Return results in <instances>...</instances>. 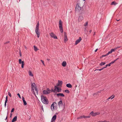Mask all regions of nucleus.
<instances>
[{
	"mask_svg": "<svg viewBox=\"0 0 122 122\" xmlns=\"http://www.w3.org/2000/svg\"><path fill=\"white\" fill-rule=\"evenodd\" d=\"M111 64L110 63L108 64H107L106 65V66L107 67V66H111Z\"/></svg>",
	"mask_w": 122,
	"mask_h": 122,
	"instance_id": "obj_45",
	"label": "nucleus"
},
{
	"mask_svg": "<svg viewBox=\"0 0 122 122\" xmlns=\"http://www.w3.org/2000/svg\"><path fill=\"white\" fill-rule=\"evenodd\" d=\"M58 87L57 86H54V91L55 92V91H56V90H57V89L58 88Z\"/></svg>",
	"mask_w": 122,
	"mask_h": 122,
	"instance_id": "obj_27",
	"label": "nucleus"
},
{
	"mask_svg": "<svg viewBox=\"0 0 122 122\" xmlns=\"http://www.w3.org/2000/svg\"><path fill=\"white\" fill-rule=\"evenodd\" d=\"M8 100V97L6 96V97L5 100V103L6 104Z\"/></svg>",
	"mask_w": 122,
	"mask_h": 122,
	"instance_id": "obj_30",
	"label": "nucleus"
},
{
	"mask_svg": "<svg viewBox=\"0 0 122 122\" xmlns=\"http://www.w3.org/2000/svg\"><path fill=\"white\" fill-rule=\"evenodd\" d=\"M119 59V58H118L117 59H115V60H114L113 61H114V62H115V61H116L117 60H118V59Z\"/></svg>",
	"mask_w": 122,
	"mask_h": 122,
	"instance_id": "obj_53",
	"label": "nucleus"
},
{
	"mask_svg": "<svg viewBox=\"0 0 122 122\" xmlns=\"http://www.w3.org/2000/svg\"><path fill=\"white\" fill-rule=\"evenodd\" d=\"M81 118H86V116H85L84 115L81 116Z\"/></svg>",
	"mask_w": 122,
	"mask_h": 122,
	"instance_id": "obj_42",
	"label": "nucleus"
},
{
	"mask_svg": "<svg viewBox=\"0 0 122 122\" xmlns=\"http://www.w3.org/2000/svg\"><path fill=\"white\" fill-rule=\"evenodd\" d=\"M119 59V58H118L117 59H115V60H114L113 61H114V62H115V61H116L117 60H118V59Z\"/></svg>",
	"mask_w": 122,
	"mask_h": 122,
	"instance_id": "obj_51",
	"label": "nucleus"
},
{
	"mask_svg": "<svg viewBox=\"0 0 122 122\" xmlns=\"http://www.w3.org/2000/svg\"><path fill=\"white\" fill-rule=\"evenodd\" d=\"M29 76H33V74H32V73L30 71H29Z\"/></svg>",
	"mask_w": 122,
	"mask_h": 122,
	"instance_id": "obj_24",
	"label": "nucleus"
},
{
	"mask_svg": "<svg viewBox=\"0 0 122 122\" xmlns=\"http://www.w3.org/2000/svg\"><path fill=\"white\" fill-rule=\"evenodd\" d=\"M62 24L61 21V20H60L59 22V27L60 31L61 33H62L63 31Z\"/></svg>",
	"mask_w": 122,
	"mask_h": 122,
	"instance_id": "obj_4",
	"label": "nucleus"
},
{
	"mask_svg": "<svg viewBox=\"0 0 122 122\" xmlns=\"http://www.w3.org/2000/svg\"><path fill=\"white\" fill-rule=\"evenodd\" d=\"M66 62L65 61H64L63 62L62 64V65L63 67H65L66 65Z\"/></svg>",
	"mask_w": 122,
	"mask_h": 122,
	"instance_id": "obj_18",
	"label": "nucleus"
},
{
	"mask_svg": "<svg viewBox=\"0 0 122 122\" xmlns=\"http://www.w3.org/2000/svg\"><path fill=\"white\" fill-rule=\"evenodd\" d=\"M83 18L82 16H80L78 19V21L79 22L81 21L83 19Z\"/></svg>",
	"mask_w": 122,
	"mask_h": 122,
	"instance_id": "obj_14",
	"label": "nucleus"
},
{
	"mask_svg": "<svg viewBox=\"0 0 122 122\" xmlns=\"http://www.w3.org/2000/svg\"><path fill=\"white\" fill-rule=\"evenodd\" d=\"M17 117L16 116H15L12 119V122H14L16 121L17 119Z\"/></svg>",
	"mask_w": 122,
	"mask_h": 122,
	"instance_id": "obj_17",
	"label": "nucleus"
},
{
	"mask_svg": "<svg viewBox=\"0 0 122 122\" xmlns=\"http://www.w3.org/2000/svg\"><path fill=\"white\" fill-rule=\"evenodd\" d=\"M101 113L102 115L103 114H104V112L103 110H102L101 112Z\"/></svg>",
	"mask_w": 122,
	"mask_h": 122,
	"instance_id": "obj_41",
	"label": "nucleus"
},
{
	"mask_svg": "<svg viewBox=\"0 0 122 122\" xmlns=\"http://www.w3.org/2000/svg\"><path fill=\"white\" fill-rule=\"evenodd\" d=\"M97 50H98V49H96L95 50V52H96V51H97Z\"/></svg>",
	"mask_w": 122,
	"mask_h": 122,
	"instance_id": "obj_59",
	"label": "nucleus"
},
{
	"mask_svg": "<svg viewBox=\"0 0 122 122\" xmlns=\"http://www.w3.org/2000/svg\"><path fill=\"white\" fill-rule=\"evenodd\" d=\"M106 121L105 120L104 121H98V122H106Z\"/></svg>",
	"mask_w": 122,
	"mask_h": 122,
	"instance_id": "obj_48",
	"label": "nucleus"
},
{
	"mask_svg": "<svg viewBox=\"0 0 122 122\" xmlns=\"http://www.w3.org/2000/svg\"><path fill=\"white\" fill-rule=\"evenodd\" d=\"M107 55H107V54H106L105 55H103L102 56H101L100 57V58H102L103 57H105V56H107Z\"/></svg>",
	"mask_w": 122,
	"mask_h": 122,
	"instance_id": "obj_35",
	"label": "nucleus"
},
{
	"mask_svg": "<svg viewBox=\"0 0 122 122\" xmlns=\"http://www.w3.org/2000/svg\"><path fill=\"white\" fill-rule=\"evenodd\" d=\"M22 99L23 101H24V100H25L24 97L23 96H22Z\"/></svg>",
	"mask_w": 122,
	"mask_h": 122,
	"instance_id": "obj_49",
	"label": "nucleus"
},
{
	"mask_svg": "<svg viewBox=\"0 0 122 122\" xmlns=\"http://www.w3.org/2000/svg\"><path fill=\"white\" fill-rule=\"evenodd\" d=\"M34 50L35 51H37V50H38V49L37 48V47L36 46H34Z\"/></svg>",
	"mask_w": 122,
	"mask_h": 122,
	"instance_id": "obj_25",
	"label": "nucleus"
},
{
	"mask_svg": "<svg viewBox=\"0 0 122 122\" xmlns=\"http://www.w3.org/2000/svg\"><path fill=\"white\" fill-rule=\"evenodd\" d=\"M49 90L50 91V93L51 92H55L54 90H53V89H52L51 90H50L49 89Z\"/></svg>",
	"mask_w": 122,
	"mask_h": 122,
	"instance_id": "obj_33",
	"label": "nucleus"
},
{
	"mask_svg": "<svg viewBox=\"0 0 122 122\" xmlns=\"http://www.w3.org/2000/svg\"><path fill=\"white\" fill-rule=\"evenodd\" d=\"M117 3L115 2L114 1L112 2L111 4V5H116L117 4Z\"/></svg>",
	"mask_w": 122,
	"mask_h": 122,
	"instance_id": "obj_23",
	"label": "nucleus"
},
{
	"mask_svg": "<svg viewBox=\"0 0 122 122\" xmlns=\"http://www.w3.org/2000/svg\"><path fill=\"white\" fill-rule=\"evenodd\" d=\"M39 21H38L36 25L35 29V32L37 35V37L39 38L40 36V33L39 32Z\"/></svg>",
	"mask_w": 122,
	"mask_h": 122,
	"instance_id": "obj_2",
	"label": "nucleus"
},
{
	"mask_svg": "<svg viewBox=\"0 0 122 122\" xmlns=\"http://www.w3.org/2000/svg\"><path fill=\"white\" fill-rule=\"evenodd\" d=\"M91 117V115L90 114H89V115L88 116H86V118H89Z\"/></svg>",
	"mask_w": 122,
	"mask_h": 122,
	"instance_id": "obj_38",
	"label": "nucleus"
},
{
	"mask_svg": "<svg viewBox=\"0 0 122 122\" xmlns=\"http://www.w3.org/2000/svg\"><path fill=\"white\" fill-rule=\"evenodd\" d=\"M64 41L65 42H66L67 40V35L66 32H65L64 33Z\"/></svg>",
	"mask_w": 122,
	"mask_h": 122,
	"instance_id": "obj_15",
	"label": "nucleus"
},
{
	"mask_svg": "<svg viewBox=\"0 0 122 122\" xmlns=\"http://www.w3.org/2000/svg\"><path fill=\"white\" fill-rule=\"evenodd\" d=\"M96 70H99V71H101L102 70V69H97V70H95V71H96Z\"/></svg>",
	"mask_w": 122,
	"mask_h": 122,
	"instance_id": "obj_55",
	"label": "nucleus"
},
{
	"mask_svg": "<svg viewBox=\"0 0 122 122\" xmlns=\"http://www.w3.org/2000/svg\"><path fill=\"white\" fill-rule=\"evenodd\" d=\"M65 92L67 93H69L70 92L68 90H65Z\"/></svg>",
	"mask_w": 122,
	"mask_h": 122,
	"instance_id": "obj_32",
	"label": "nucleus"
},
{
	"mask_svg": "<svg viewBox=\"0 0 122 122\" xmlns=\"http://www.w3.org/2000/svg\"><path fill=\"white\" fill-rule=\"evenodd\" d=\"M115 97V96L114 95H112V96H111L109 97L107 99V100H108L109 101V100L111 99H113L114 97Z\"/></svg>",
	"mask_w": 122,
	"mask_h": 122,
	"instance_id": "obj_20",
	"label": "nucleus"
},
{
	"mask_svg": "<svg viewBox=\"0 0 122 122\" xmlns=\"http://www.w3.org/2000/svg\"><path fill=\"white\" fill-rule=\"evenodd\" d=\"M14 108H12L11 111V113L12 112H14Z\"/></svg>",
	"mask_w": 122,
	"mask_h": 122,
	"instance_id": "obj_43",
	"label": "nucleus"
},
{
	"mask_svg": "<svg viewBox=\"0 0 122 122\" xmlns=\"http://www.w3.org/2000/svg\"><path fill=\"white\" fill-rule=\"evenodd\" d=\"M107 67L106 66H105L104 67H103L104 68V69L105 68H106Z\"/></svg>",
	"mask_w": 122,
	"mask_h": 122,
	"instance_id": "obj_64",
	"label": "nucleus"
},
{
	"mask_svg": "<svg viewBox=\"0 0 122 122\" xmlns=\"http://www.w3.org/2000/svg\"><path fill=\"white\" fill-rule=\"evenodd\" d=\"M9 42H10V41H7V42L5 43H4V44H6L9 43Z\"/></svg>",
	"mask_w": 122,
	"mask_h": 122,
	"instance_id": "obj_47",
	"label": "nucleus"
},
{
	"mask_svg": "<svg viewBox=\"0 0 122 122\" xmlns=\"http://www.w3.org/2000/svg\"><path fill=\"white\" fill-rule=\"evenodd\" d=\"M92 30H90L89 31L90 33H91L92 32Z\"/></svg>",
	"mask_w": 122,
	"mask_h": 122,
	"instance_id": "obj_63",
	"label": "nucleus"
},
{
	"mask_svg": "<svg viewBox=\"0 0 122 122\" xmlns=\"http://www.w3.org/2000/svg\"><path fill=\"white\" fill-rule=\"evenodd\" d=\"M79 3H78L76 5L75 9L76 12H79L81 9V7L79 6Z\"/></svg>",
	"mask_w": 122,
	"mask_h": 122,
	"instance_id": "obj_3",
	"label": "nucleus"
},
{
	"mask_svg": "<svg viewBox=\"0 0 122 122\" xmlns=\"http://www.w3.org/2000/svg\"><path fill=\"white\" fill-rule=\"evenodd\" d=\"M119 59V58H118L117 59H115V60H114L113 61H114V62H115V61H116L117 60H118V59Z\"/></svg>",
	"mask_w": 122,
	"mask_h": 122,
	"instance_id": "obj_52",
	"label": "nucleus"
},
{
	"mask_svg": "<svg viewBox=\"0 0 122 122\" xmlns=\"http://www.w3.org/2000/svg\"><path fill=\"white\" fill-rule=\"evenodd\" d=\"M6 106V104L5 103V107Z\"/></svg>",
	"mask_w": 122,
	"mask_h": 122,
	"instance_id": "obj_58",
	"label": "nucleus"
},
{
	"mask_svg": "<svg viewBox=\"0 0 122 122\" xmlns=\"http://www.w3.org/2000/svg\"><path fill=\"white\" fill-rule=\"evenodd\" d=\"M63 82L62 81H58V83L56 84V85L57 86H61Z\"/></svg>",
	"mask_w": 122,
	"mask_h": 122,
	"instance_id": "obj_11",
	"label": "nucleus"
},
{
	"mask_svg": "<svg viewBox=\"0 0 122 122\" xmlns=\"http://www.w3.org/2000/svg\"><path fill=\"white\" fill-rule=\"evenodd\" d=\"M66 86L67 87L69 88H71L72 87V85L70 83L67 84Z\"/></svg>",
	"mask_w": 122,
	"mask_h": 122,
	"instance_id": "obj_19",
	"label": "nucleus"
},
{
	"mask_svg": "<svg viewBox=\"0 0 122 122\" xmlns=\"http://www.w3.org/2000/svg\"><path fill=\"white\" fill-rule=\"evenodd\" d=\"M17 95L19 97L20 99L21 98V97L20 96V95L19 94V93H18V94H17Z\"/></svg>",
	"mask_w": 122,
	"mask_h": 122,
	"instance_id": "obj_40",
	"label": "nucleus"
},
{
	"mask_svg": "<svg viewBox=\"0 0 122 122\" xmlns=\"http://www.w3.org/2000/svg\"><path fill=\"white\" fill-rule=\"evenodd\" d=\"M25 48L26 49H27V47H26L25 46Z\"/></svg>",
	"mask_w": 122,
	"mask_h": 122,
	"instance_id": "obj_62",
	"label": "nucleus"
},
{
	"mask_svg": "<svg viewBox=\"0 0 122 122\" xmlns=\"http://www.w3.org/2000/svg\"><path fill=\"white\" fill-rule=\"evenodd\" d=\"M81 118V116H80V117H78L77 118V119H79Z\"/></svg>",
	"mask_w": 122,
	"mask_h": 122,
	"instance_id": "obj_56",
	"label": "nucleus"
},
{
	"mask_svg": "<svg viewBox=\"0 0 122 122\" xmlns=\"http://www.w3.org/2000/svg\"><path fill=\"white\" fill-rule=\"evenodd\" d=\"M35 85V83H33L31 85V88H32V92H33L34 94H35V93L34 92V90L33 88L35 87L34 86Z\"/></svg>",
	"mask_w": 122,
	"mask_h": 122,
	"instance_id": "obj_12",
	"label": "nucleus"
},
{
	"mask_svg": "<svg viewBox=\"0 0 122 122\" xmlns=\"http://www.w3.org/2000/svg\"><path fill=\"white\" fill-rule=\"evenodd\" d=\"M19 54H20V57H21L22 56V55H21V52H20V50Z\"/></svg>",
	"mask_w": 122,
	"mask_h": 122,
	"instance_id": "obj_46",
	"label": "nucleus"
},
{
	"mask_svg": "<svg viewBox=\"0 0 122 122\" xmlns=\"http://www.w3.org/2000/svg\"><path fill=\"white\" fill-rule=\"evenodd\" d=\"M47 60L48 61H49L50 60V59H47Z\"/></svg>",
	"mask_w": 122,
	"mask_h": 122,
	"instance_id": "obj_60",
	"label": "nucleus"
},
{
	"mask_svg": "<svg viewBox=\"0 0 122 122\" xmlns=\"http://www.w3.org/2000/svg\"><path fill=\"white\" fill-rule=\"evenodd\" d=\"M34 88L35 89V92H34L35 93V94H34L36 96V94L37 95L38 94V91L37 90V88L36 87H35Z\"/></svg>",
	"mask_w": 122,
	"mask_h": 122,
	"instance_id": "obj_22",
	"label": "nucleus"
},
{
	"mask_svg": "<svg viewBox=\"0 0 122 122\" xmlns=\"http://www.w3.org/2000/svg\"><path fill=\"white\" fill-rule=\"evenodd\" d=\"M57 96V97H59L60 96L62 97H64L65 96L64 94H63V93H58L56 94Z\"/></svg>",
	"mask_w": 122,
	"mask_h": 122,
	"instance_id": "obj_16",
	"label": "nucleus"
},
{
	"mask_svg": "<svg viewBox=\"0 0 122 122\" xmlns=\"http://www.w3.org/2000/svg\"><path fill=\"white\" fill-rule=\"evenodd\" d=\"M41 101L43 103L45 104H47L49 102L47 97L43 95L41 96Z\"/></svg>",
	"mask_w": 122,
	"mask_h": 122,
	"instance_id": "obj_1",
	"label": "nucleus"
},
{
	"mask_svg": "<svg viewBox=\"0 0 122 122\" xmlns=\"http://www.w3.org/2000/svg\"><path fill=\"white\" fill-rule=\"evenodd\" d=\"M97 94H98V93H94V94H93V95L94 96V95H97Z\"/></svg>",
	"mask_w": 122,
	"mask_h": 122,
	"instance_id": "obj_57",
	"label": "nucleus"
},
{
	"mask_svg": "<svg viewBox=\"0 0 122 122\" xmlns=\"http://www.w3.org/2000/svg\"><path fill=\"white\" fill-rule=\"evenodd\" d=\"M100 113L99 112H97L94 113L93 111H92L90 113V114L92 115V117H95L97 115H99Z\"/></svg>",
	"mask_w": 122,
	"mask_h": 122,
	"instance_id": "obj_5",
	"label": "nucleus"
},
{
	"mask_svg": "<svg viewBox=\"0 0 122 122\" xmlns=\"http://www.w3.org/2000/svg\"><path fill=\"white\" fill-rule=\"evenodd\" d=\"M8 95L10 97H11V93L10 92H8Z\"/></svg>",
	"mask_w": 122,
	"mask_h": 122,
	"instance_id": "obj_37",
	"label": "nucleus"
},
{
	"mask_svg": "<svg viewBox=\"0 0 122 122\" xmlns=\"http://www.w3.org/2000/svg\"><path fill=\"white\" fill-rule=\"evenodd\" d=\"M112 53V52L111 51H109L107 53V55H108L109 54H111Z\"/></svg>",
	"mask_w": 122,
	"mask_h": 122,
	"instance_id": "obj_39",
	"label": "nucleus"
},
{
	"mask_svg": "<svg viewBox=\"0 0 122 122\" xmlns=\"http://www.w3.org/2000/svg\"><path fill=\"white\" fill-rule=\"evenodd\" d=\"M23 102L24 103V105L25 106L27 104L26 101L25 100H24V101H23Z\"/></svg>",
	"mask_w": 122,
	"mask_h": 122,
	"instance_id": "obj_34",
	"label": "nucleus"
},
{
	"mask_svg": "<svg viewBox=\"0 0 122 122\" xmlns=\"http://www.w3.org/2000/svg\"><path fill=\"white\" fill-rule=\"evenodd\" d=\"M19 63L20 64H21V67L22 68H24V62L23 61H22L21 59L19 60Z\"/></svg>",
	"mask_w": 122,
	"mask_h": 122,
	"instance_id": "obj_8",
	"label": "nucleus"
},
{
	"mask_svg": "<svg viewBox=\"0 0 122 122\" xmlns=\"http://www.w3.org/2000/svg\"><path fill=\"white\" fill-rule=\"evenodd\" d=\"M41 61L42 62V63H43V65H44V66H45V65L44 64V61H43V60H41Z\"/></svg>",
	"mask_w": 122,
	"mask_h": 122,
	"instance_id": "obj_44",
	"label": "nucleus"
},
{
	"mask_svg": "<svg viewBox=\"0 0 122 122\" xmlns=\"http://www.w3.org/2000/svg\"><path fill=\"white\" fill-rule=\"evenodd\" d=\"M43 93L44 94H47L50 93V91L49 90V88H47L46 90H44L43 91Z\"/></svg>",
	"mask_w": 122,
	"mask_h": 122,
	"instance_id": "obj_7",
	"label": "nucleus"
},
{
	"mask_svg": "<svg viewBox=\"0 0 122 122\" xmlns=\"http://www.w3.org/2000/svg\"><path fill=\"white\" fill-rule=\"evenodd\" d=\"M57 105V104L56 102H54L53 104H51V110L53 111L54 109V107H56Z\"/></svg>",
	"mask_w": 122,
	"mask_h": 122,
	"instance_id": "obj_6",
	"label": "nucleus"
},
{
	"mask_svg": "<svg viewBox=\"0 0 122 122\" xmlns=\"http://www.w3.org/2000/svg\"><path fill=\"white\" fill-rule=\"evenodd\" d=\"M62 102L61 100L58 103V105L59 106H61L62 105Z\"/></svg>",
	"mask_w": 122,
	"mask_h": 122,
	"instance_id": "obj_21",
	"label": "nucleus"
},
{
	"mask_svg": "<svg viewBox=\"0 0 122 122\" xmlns=\"http://www.w3.org/2000/svg\"><path fill=\"white\" fill-rule=\"evenodd\" d=\"M56 115H54L52 117L51 120V122H55L56 119Z\"/></svg>",
	"mask_w": 122,
	"mask_h": 122,
	"instance_id": "obj_10",
	"label": "nucleus"
},
{
	"mask_svg": "<svg viewBox=\"0 0 122 122\" xmlns=\"http://www.w3.org/2000/svg\"><path fill=\"white\" fill-rule=\"evenodd\" d=\"M117 49V48H116L114 49H112L111 50V51L112 52L113 51H115Z\"/></svg>",
	"mask_w": 122,
	"mask_h": 122,
	"instance_id": "obj_28",
	"label": "nucleus"
},
{
	"mask_svg": "<svg viewBox=\"0 0 122 122\" xmlns=\"http://www.w3.org/2000/svg\"><path fill=\"white\" fill-rule=\"evenodd\" d=\"M8 100V97L6 96V97L5 100V103L6 104Z\"/></svg>",
	"mask_w": 122,
	"mask_h": 122,
	"instance_id": "obj_31",
	"label": "nucleus"
},
{
	"mask_svg": "<svg viewBox=\"0 0 122 122\" xmlns=\"http://www.w3.org/2000/svg\"><path fill=\"white\" fill-rule=\"evenodd\" d=\"M50 34L51 37L53 38L54 39H57V37L55 35V34L51 32V33H50Z\"/></svg>",
	"mask_w": 122,
	"mask_h": 122,
	"instance_id": "obj_9",
	"label": "nucleus"
},
{
	"mask_svg": "<svg viewBox=\"0 0 122 122\" xmlns=\"http://www.w3.org/2000/svg\"><path fill=\"white\" fill-rule=\"evenodd\" d=\"M12 114L11 113L10 114V117H12Z\"/></svg>",
	"mask_w": 122,
	"mask_h": 122,
	"instance_id": "obj_54",
	"label": "nucleus"
},
{
	"mask_svg": "<svg viewBox=\"0 0 122 122\" xmlns=\"http://www.w3.org/2000/svg\"><path fill=\"white\" fill-rule=\"evenodd\" d=\"M82 40V38L81 37H80L77 40L75 41V45H77L78 43L80 42Z\"/></svg>",
	"mask_w": 122,
	"mask_h": 122,
	"instance_id": "obj_13",
	"label": "nucleus"
},
{
	"mask_svg": "<svg viewBox=\"0 0 122 122\" xmlns=\"http://www.w3.org/2000/svg\"><path fill=\"white\" fill-rule=\"evenodd\" d=\"M88 22H86L85 23V24H84V26H86L88 25Z\"/></svg>",
	"mask_w": 122,
	"mask_h": 122,
	"instance_id": "obj_36",
	"label": "nucleus"
},
{
	"mask_svg": "<svg viewBox=\"0 0 122 122\" xmlns=\"http://www.w3.org/2000/svg\"><path fill=\"white\" fill-rule=\"evenodd\" d=\"M57 91V92H60L61 91V88H59L58 87Z\"/></svg>",
	"mask_w": 122,
	"mask_h": 122,
	"instance_id": "obj_26",
	"label": "nucleus"
},
{
	"mask_svg": "<svg viewBox=\"0 0 122 122\" xmlns=\"http://www.w3.org/2000/svg\"><path fill=\"white\" fill-rule=\"evenodd\" d=\"M114 63V61H113L111 62V63H110V64H113V63Z\"/></svg>",
	"mask_w": 122,
	"mask_h": 122,
	"instance_id": "obj_50",
	"label": "nucleus"
},
{
	"mask_svg": "<svg viewBox=\"0 0 122 122\" xmlns=\"http://www.w3.org/2000/svg\"><path fill=\"white\" fill-rule=\"evenodd\" d=\"M106 64L105 62H101V63H100V66H102L103 65H104Z\"/></svg>",
	"mask_w": 122,
	"mask_h": 122,
	"instance_id": "obj_29",
	"label": "nucleus"
},
{
	"mask_svg": "<svg viewBox=\"0 0 122 122\" xmlns=\"http://www.w3.org/2000/svg\"><path fill=\"white\" fill-rule=\"evenodd\" d=\"M104 69V67H102L101 69L102 70L103 69Z\"/></svg>",
	"mask_w": 122,
	"mask_h": 122,
	"instance_id": "obj_61",
	"label": "nucleus"
}]
</instances>
